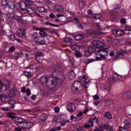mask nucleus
Listing matches in <instances>:
<instances>
[{
    "label": "nucleus",
    "instance_id": "nucleus-20",
    "mask_svg": "<svg viewBox=\"0 0 131 131\" xmlns=\"http://www.w3.org/2000/svg\"><path fill=\"white\" fill-rule=\"evenodd\" d=\"M5 84V86L6 88V90H8L9 89V86L10 85V82L9 80L8 79H6L4 81Z\"/></svg>",
    "mask_w": 131,
    "mask_h": 131
},
{
    "label": "nucleus",
    "instance_id": "nucleus-28",
    "mask_svg": "<svg viewBox=\"0 0 131 131\" xmlns=\"http://www.w3.org/2000/svg\"><path fill=\"white\" fill-rule=\"evenodd\" d=\"M104 89L105 91H109L110 88V84H107L105 85L104 86Z\"/></svg>",
    "mask_w": 131,
    "mask_h": 131
},
{
    "label": "nucleus",
    "instance_id": "nucleus-30",
    "mask_svg": "<svg viewBox=\"0 0 131 131\" xmlns=\"http://www.w3.org/2000/svg\"><path fill=\"white\" fill-rule=\"evenodd\" d=\"M39 34L41 36L46 37L47 35V34L44 31L42 30L40 31Z\"/></svg>",
    "mask_w": 131,
    "mask_h": 131
},
{
    "label": "nucleus",
    "instance_id": "nucleus-33",
    "mask_svg": "<svg viewBox=\"0 0 131 131\" xmlns=\"http://www.w3.org/2000/svg\"><path fill=\"white\" fill-rule=\"evenodd\" d=\"M6 5H7L9 8L11 9H14L15 5L13 3H10V4H8V3H7Z\"/></svg>",
    "mask_w": 131,
    "mask_h": 131
},
{
    "label": "nucleus",
    "instance_id": "nucleus-15",
    "mask_svg": "<svg viewBox=\"0 0 131 131\" xmlns=\"http://www.w3.org/2000/svg\"><path fill=\"white\" fill-rule=\"evenodd\" d=\"M14 16V19L17 21L22 23H25L26 22V20H25L23 19L22 17L24 16Z\"/></svg>",
    "mask_w": 131,
    "mask_h": 131
},
{
    "label": "nucleus",
    "instance_id": "nucleus-40",
    "mask_svg": "<svg viewBox=\"0 0 131 131\" xmlns=\"http://www.w3.org/2000/svg\"><path fill=\"white\" fill-rule=\"evenodd\" d=\"M88 122L89 123L91 124L92 127H93L94 126L93 119V118H90Z\"/></svg>",
    "mask_w": 131,
    "mask_h": 131
},
{
    "label": "nucleus",
    "instance_id": "nucleus-41",
    "mask_svg": "<svg viewBox=\"0 0 131 131\" xmlns=\"http://www.w3.org/2000/svg\"><path fill=\"white\" fill-rule=\"evenodd\" d=\"M128 129L124 127H121L119 128L118 131H128Z\"/></svg>",
    "mask_w": 131,
    "mask_h": 131
},
{
    "label": "nucleus",
    "instance_id": "nucleus-14",
    "mask_svg": "<svg viewBox=\"0 0 131 131\" xmlns=\"http://www.w3.org/2000/svg\"><path fill=\"white\" fill-rule=\"evenodd\" d=\"M26 29L25 27H21L19 29V31H17L18 34V35L20 36L25 37V34L24 32Z\"/></svg>",
    "mask_w": 131,
    "mask_h": 131
},
{
    "label": "nucleus",
    "instance_id": "nucleus-37",
    "mask_svg": "<svg viewBox=\"0 0 131 131\" xmlns=\"http://www.w3.org/2000/svg\"><path fill=\"white\" fill-rule=\"evenodd\" d=\"M49 33L52 34H55L56 35H57L58 34L57 32L54 30L50 29L49 31Z\"/></svg>",
    "mask_w": 131,
    "mask_h": 131
},
{
    "label": "nucleus",
    "instance_id": "nucleus-35",
    "mask_svg": "<svg viewBox=\"0 0 131 131\" xmlns=\"http://www.w3.org/2000/svg\"><path fill=\"white\" fill-rule=\"evenodd\" d=\"M74 55L77 57H79L82 56V54L79 52L77 51L75 53Z\"/></svg>",
    "mask_w": 131,
    "mask_h": 131
},
{
    "label": "nucleus",
    "instance_id": "nucleus-55",
    "mask_svg": "<svg viewBox=\"0 0 131 131\" xmlns=\"http://www.w3.org/2000/svg\"><path fill=\"white\" fill-rule=\"evenodd\" d=\"M87 13L91 15H93L94 14V13L91 10H88L87 11Z\"/></svg>",
    "mask_w": 131,
    "mask_h": 131
},
{
    "label": "nucleus",
    "instance_id": "nucleus-58",
    "mask_svg": "<svg viewBox=\"0 0 131 131\" xmlns=\"http://www.w3.org/2000/svg\"><path fill=\"white\" fill-rule=\"evenodd\" d=\"M126 20L125 19L122 18L121 20V23L123 24H125L126 23Z\"/></svg>",
    "mask_w": 131,
    "mask_h": 131
},
{
    "label": "nucleus",
    "instance_id": "nucleus-24",
    "mask_svg": "<svg viewBox=\"0 0 131 131\" xmlns=\"http://www.w3.org/2000/svg\"><path fill=\"white\" fill-rule=\"evenodd\" d=\"M126 53V52L124 51L120 52L118 53V54L117 56V57L118 58H122L123 57L124 54Z\"/></svg>",
    "mask_w": 131,
    "mask_h": 131
},
{
    "label": "nucleus",
    "instance_id": "nucleus-8",
    "mask_svg": "<svg viewBox=\"0 0 131 131\" xmlns=\"http://www.w3.org/2000/svg\"><path fill=\"white\" fill-rule=\"evenodd\" d=\"M35 41L40 45H44L46 43L45 40L42 37H37L34 38Z\"/></svg>",
    "mask_w": 131,
    "mask_h": 131
},
{
    "label": "nucleus",
    "instance_id": "nucleus-9",
    "mask_svg": "<svg viewBox=\"0 0 131 131\" xmlns=\"http://www.w3.org/2000/svg\"><path fill=\"white\" fill-rule=\"evenodd\" d=\"M26 10L27 13L29 14H32L34 15L36 14L38 16L41 17V16L38 14L35 10V9L34 8L31 7H28L26 8Z\"/></svg>",
    "mask_w": 131,
    "mask_h": 131
},
{
    "label": "nucleus",
    "instance_id": "nucleus-18",
    "mask_svg": "<svg viewBox=\"0 0 131 131\" xmlns=\"http://www.w3.org/2000/svg\"><path fill=\"white\" fill-rule=\"evenodd\" d=\"M103 116L104 117L108 119H111L112 118L111 114L109 112H107L105 113Z\"/></svg>",
    "mask_w": 131,
    "mask_h": 131
},
{
    "label": "nucleus",
    "instance_id": "nucleus-21",
    "mask_svg": "<svg viewBox=\"0 0 131 131\" xmlns=\"http://www.w3.org/2000/svg\"><path fill=\"white\" fill-rule=\"evenodd\" d=\"M94 61L95 60L93 59H86L83 60V62L85 63L88 64Z\"/></svg>",
    "mask_w": 131,
    "mask_h": 131
},
{
    "label": "nucleus",
    "instance_id": "nucleus-56",
    "mask_svg": "<svg viewBox=\"0 0 131 131\" xmlns=\"http://www.w3.org/2000/svg\"><path fill=\"white\" fill-rule=\"evenodd\" d=\"M58 11L59 12H62L64 11V9L63 7L60 5V7L58 10Z\"/></svg>",
    "mask_w": 131,
    "mask_h": 131
},
{
    "label": "nucleus",
    "instance_id": "nucleus-19",
    "mask_svg": "<svg viewBox=\"0 0 131 131\" xmlns=\"http://www.w3.org/2000/svg\"><path fill=\"white\" fill-rule=\"evenodd\" d=\"M14 106H10L7 107H3L2 108V110L4 111H9L11 110V109H14Z\"/></svg>",
    "mask_w": 131,
    "mask_h": 131
},
{
    "label": "nucleus",
    "instance_id": "nucleus-23",
    "mask_svg": "<svg viewBox=\"0 0 131 131\" xmlns=\"http://www.w3.org/2000/svg\"><path fill=\"white\" fill-rule=\"evenodd\" d=\"M69 74L70 78L71 79H72L74 78L76 75V74L74 73V72L73 70L71 71L69 73Z\"/></svg>",
    "mask_w": 131,
    "mask_h": 131
},
{
    "label": "nucleus",
    "instance_id": "nucleus-63",
    "mask_svg": "<svg viewBox=\"0 0 131 131\" xmlns=\"http://www.w3.org/2000/svg\"><path fill=\"white\" fill-rule=\"evenodd\" d=\"M59 108L58 107H56L54 108V110L56 113H57L59 112Z\"/></svg>",
    "mask_w": 131,
    "mask_h": 131
},
{
    "label": "nucleus",
    "instance_id": "nucleus-1",
    "mask_svg": "<svg viewBox=\"0 0 131 131\" xmlns=\"http://www.w3.org/2000/svg\"><path fill=\"white\" fill-rule=\"evenodd\" d=\"M49 78L47 80L46 77H41L40 79V83L42 84L46 83V85L49 88H52L55 87L58 83H60L64 79H61V78H58L57 80L52 79V78Z\"/></svg>",
    "mask_w": 131,
    "mask_h": 131
},
{
    "label": "nucleus",
    "instance_id": "nucleus-49",
    "mask_svg": "<svg viewBox=\"0 0 131 131\" xmlns=\"http://www.w3.org/2000/svg\"><path fill=\"white\" fill-rule=\"evenodd\" d=\"M86 32L89 35H91L93 34V31L90 29H87L86 31Z\"/></svg>",
    "mask_w": 131,
    "mask_h": 131
},
{
    "label": "nucleus",
    "instance_id": "nucleus-12",
    "mask_svg": "<svg viewBox=\"0 0 131 131\" xmlns=\"http://www.w3.org/2000/svg\"><path fill=\"white\" fill-rule=\"evenodd\" d=\"M121 97L124 100H128L131 97V93L129 92H124L122 94Z\"/></svg>",
    "mask_w": 131,
    "mask_h": 131
},
{
    "label": "nucleus",
    "instance_id": "nucleus-64",
    "mask_svg": "<svg viewBox=\"0 0 131 131\" xmlns=\"http://www.w3.org/2000/svg\"><path fill=\"white\" fill-rule=\"evenodd\" d=\"M18 127L19 128L15 127L14 128V129L16 131H21V129H20V128H21L19 127Z\"/></svg>",
    "mask_w": 131,
    "mask_h": 131
},
{
    "label": "nucleus",
    "instance_id": "nucleus-38",
    "mask_svg": "<svg viewBox=\"0 0 131 131\" xmlns=\"http://www.w3.org/2000/svg\"><path fill=\"white\" fill-rule=\"evenodd\" d=\"M24 74L28 78H29L31 77V75L29 74V72H27L24 71H23Z\"/></svg>",
    "mask_w": 131,
    "mask_h": 131
},
{
    "label": "nucleus",
    "instance_id": "nucleus-13",
    "mask_svg": "<svg viewBox=\"0 0 131 131\" xmlns=\"http://www.w3.org/2000/svg\"><path fill=\"white\" fill-rule=\"evenodd\" d=\"M81 83L79 81H75L73 84L72 89L73 90L78 91L79 88Z\"/></svg>",
    "mask_w": 131,
    "mask_h": 131
},
{
    "label": "nucleus",
    "instance_id": "nucleus-17",
    "mask_svg": "<svg viewBox=\"0 0 131 131\" xmlns=\"http://www.w3.org/2000/svg\"><path fill=\"white\" fill-rule=\"evenodd\" d=\"M47 115L43 113L41 114L40 117V119L41 122L45 121L47 118Z\"/></svg>",
    "mask_w": 131,
    "mask_h": 131
},
{
    "label": "nucleus",
    "instance_id": "nucleus-42",
    "mask_svg": "<svg viewBox=\"0 0 131 131\" xmlns=\"http://www.w3.org/2000/svg\"><path fill=\"white\" fill-rule=\"evenodd\" d=\"M95 49L92 46H90L88 48V50L89 51H91V52H93L95 50Z\"/></svg>",
    "mask_w": 131,
    "mask_h": 131
},
{
    "label": "nucleus",
    "instance_id": "nucleus-3",
    "mask_svg": "<svg viewBox=\"0 0 131 131\" xmlns=\"http://www.w3.org/2000/svg\"><path fill=\"white\" fill-rule=\"evenodd\" d=\"M113 74V75H117V77L113 76L108 78V81L111 83H117L118 82V80L121 79L123 78L124 79L127 78V76H122L115 72H114Z\"/></svg>",
    "mask_w": 131,
    "mask_h": 131
},
{
    "label": "nucleus",
    "instance_id": "nucleus-16",
    "mask_svg": "<svg viewBox=\"0 0 131 131\" xmlns=\"http://www.w3.org/2000/svg\"><path fill=\"white\" fill-rule=\"evenodd\" d=\"M130 121L129 120H126L124 122V127L127 128H129L130 126Z\"/></svg>",
    "mask_w": 131,
    "mask_h": 131
},
{
    "label": "nucleus",
    "instance_id": "nucleus-6",
    "mask_svg": "<svg viewBox=\"0 0 131 131\" xmlns=\"http://www.w3.org/2000/svg\"><path fill=\"white\" fill-rule=\"evenodd\" d=\"M112 32L115 36H120L125 34L124 31L119 29H113L112 31Z\"/></svg>",
    "mask_w": 131,
    "mask_h": 131
},
{
    "label": "nucleus",
    "instance_id": "nucleus-25",
    "mask_svg": "<svg viewBox=\"0 0 131 131\" xmlns=\"http://www.w3.org/2000/svg\"><path fill=\"white\" fill-rule=\"evenodd\" d=\"M28 2V1H21V2L20 4V6L23 7H25L27 5V3Z\"/></svg>",
    "mask_w": 131,
    "mask_h": 131
},
{
    "label": "nucleus",
    "instance_id": "nucleus-48",
    "mask_svg": "<svg viewBox=\"0 0 131 131\" xmlns=\"http://www.w3.org/2000/svg\"><path fill=\"white\" fill-rule=\"evenodd\" d=\"M92 53L91 51H89V50H88L85 53V56H89L91 55Z\"/></svg>",
    "mask_w": 131,
    "mask_h": 131
},
{
    "label": "nucleus",
    "instance_id": "nucleus-50",
    "mask_svg": "<svg viewBox=\"0 0 131 131\" xmlns=\"http://www.w3.org/2000/svg\"><path fill=\"white\" fill-rule=\"evenodd\" d=\"M89 83V82H85L84 83V84H83V85L85 88H88L89 86V85L88 84Z\"/></svg>",
    "mask_w": 131,
    "mask_h": 131
},
{
    "label": "nucleus",
    "instance_id": "nucleus-61",
    "mask_svg": "<svg viewBox=\"0 0 131 131\" xmlns=\"http://www.w3.org/2000/svg\"><path fill=\"white\" fill-rule=\"evenodd\" d=\"M56 121L58 123L60 122L61 121V119L60 117V116L58 117L56 119Z\"/></svg>",
    "mask_w": 131,
    "mask_h": 131
},
{
    "label": "nucleus",
    "instance_id": "nucleus-39",
    "mask_svg": "<svg viewBox=\"0 0 131 131\" xmlns=\"http://www.w3.org/2000/svg\"><path fill=\"white\" fill-rule=\"evenodd\" d=\"M15 49V47L14 46H11L9 47V51L10 52H13Z\"/></svg>",
    "mask_w": 131,
    "mask_h": 131
},
{
    "label": "nucleus",
    "instance_id": "nucleus-46",
    "mask_svg": "<svg viewBox=\"0 0 131 131\" xmlns=\"http://www.w3.org/2000/svg\"><path fill=\"white\" fill-rule=\"evenodd\" d=\"M114 7L115 9H120L121 7V5L119 4H118L115 5Z\"/></svg>",
    "mask_w": 131,
    "mask_h": 131
},
{
    "label": "nucleus",
    "instance_id": "nucleus-45",
    "mask_svg": "<svg viewBox=\"0 0 131 131\" xmlns=\"http://www.w3.org/2000/svg\"><path fill=\"white\" fill-rule=\"evenodd\" d=\"M16 103L14 101H9L8 103V104L11 105V106H14V107H15V106L14 105V104Z\"/></svg>",
    "mask_w": 131,
    "mask_h": 131
},
{
    "label": "nucleus",
    "instance_id": "nucleus-22",
    "mask_svg": "<svg viewBox=\"0 0 131 131\" xmlns=\"http://www.w3.org/2000/svg\"><path fill=\"white\" fill-rule=\"evenodd\" d=\"M88 109L86 108V110L83 111H80L79 113L77 114V116L78 117H80L82 116L83 113H86L88 111Z\"/></svg>",
    "mask_w": 131,
    "mask_h": 131
},
{
    "label": "nucleus",
    "instance_id": "nucleus-43",
    "mask_svg": "<svg viewBox=\"0 0 131 131\" xmlns=\"http://www.w3.org/2000/svg\"><path fill=\"white\" fill-rule=\"evenodd\" d=\"M93 118V119L94 122H95L98 124H99L100 122L98 118L95 117Z\"/></svg>",
    "mask_w": 131,
    "mask_h": 131
},
{
    "label": "nucleus",
    "instance_id": "nucleus-26",
    "mask_svg": "<svg viewBox=\"0 0 131 131\" xmlns=\"http://www.w3.org/2000/svg\"><path fill=\"white\" fill-rule=\"evenodd\" d=\"M83 38L82 35L81 34L76 35L75 37V39L76 40H79L82 39Z\"/></svg>",
    "mask_w": 131,
    "mask_h": 131
},
{
    "label": "nucleus",
    "instance_id": "nucleus-59",
    "mask_svg": "<svg viewBox=\"0 0 131 131\" xmlns=\"http://www.w3.org/2000/svg\"><path fill=\"white\" fill-rule=\"evenodd\" d=\"M93 97L95 100H97L99 98V96L97 95H95L93 96Z\"/></svg>",
    "mask_w": 131,
    "mask_h": 131
},
{
    "label": "nucleus",
    "instance_id": "nucleus-29",
    "mask_svg": "<svg viewBox=\"0 0 131 131\" xmlns=\"http://www.w3.org/2000/svg\"><path fill=\"white\" fill-rule=\"evenodd\" d=\"M73 40L71 38L69 37H67L64 39V41L67 43H71L72 42Z\"/></svg>",
    "mask_w": 131,
    "mask_h": 131
},
{
    "label": "nucleus",
    "instance_id": "nucleus-31",
    "mask_svg": "<svg viewBox=\"0 0 131 131\" xmlns=\"http://www.w3.org/2000/svg\"><path fill=\"white\" fill-rule=\"evenodd\" d=\"M98 53H97L96 52H95V53L96 54L100 55L101 57L102 58H104L105 57V56L106 55H105L103 53V52H97Z\"/></svg>",
    "mask_w": 131,
    "mask_h": 131
},
{
    "label": "nucleus",
    "instance_id": "nucleus-53",
    "mask_svg": "<svg viewBox=\"0 0 131 131\" xmlns=\"http://www.w3.org/2000/svg\"><path fill=\"white\" fill-rule=\"evenodd\" d=\"M3 85V84L2 82V81L0 80V93L3 90L2 86Z\"/></svg>",
    "mask_w": 131,
    "mask_h": 131
},
{
    "label": "nucleus",
    "instance_id": "nucleus-62",
    "mask_svg": "<svg viewBox=\"0 0 131 131\" xmlns=\"http://www.w3.org/2000/svg\"><path fill=\"white\" fill-rule=\"evenodd\" d=\"M125 30L130 31L131 30V27L129 26H127L126 27H125Z\"/></svg>",
    "mask_w": 131,
    "mask_h": 131
},
{
    "label": "nucleus",
    "instance_id": "nucleus-10",
    "mask_svg": "<svg viewBox=\"0 0 131 131\" xmlns=\"http://www.w3.org/2000/svg\"><path fill=\"white\" fill-rule=\"evenodd\" d=\"M75 109V106L74 104L71 102H69L67 106V110L70 112H74Z\"/></svg>",
    "mask_w": 131,
    "mask_h": 131
},
{
    "label": "nucleus",
    "instance_id": "nucleus-11",
    "mask_svg": "<svg viewBox=\"0 0 131 131\" xmlns=\"http://www.w3.org/2000/svg\"><path fill=\"white\" fill-rule=\"evenodd\" d=\"M45 55L44 53L40 51H37L35 53V59L38 62H40L41 61V60L39 59V57L43 56Z\"/></svg>",
    "mask_w": 131,
    "mask_h": 131
},
{
    "label": "nucleus",
    "instance_id": "nucleus-36",
    "mask_svg": "<svg viewBox=\"0 0 131 131\" xmlns=\"http://www.w3.org/2000/svg\"><path fill=\"white\" fill-rule=\"evenodd\" d=\"M59 71L57 70L54 71L52 73V75L53 77H55L57 75H59Z\"/></svg>",
    "mask_w": 131,
    "mask_h": 131
},
{
    "label": "nucleus",
    "instance_id": "nucleus-54",
    "mask_svg": "<svg viewBox=\"0 0 131 131\" xmlns=\"http://www.w3.org/2000/svg\"><path fill=\"white\" fill-rule=\"evenodd\" d=\"M7 98V96L4 95L3 94H0V98H1L3 99H5Z\"/></svg>",
    "mask_w": 131,
    "mask_h": 131
},
{
    "label": "nucleus",
    "instance_id": "nucleus-5",
    "mask_svg": "<svg viewBox=\"0 0 131 131\" xmlns=\"http://www.w3.org/2000/svg\"><path fill=\"white\" fill-rule=\"evenodd\" d=\"M33 125L32 123L30 122H24L20 128L23 129H28L31 128Z\"/></svg>",
    "mask_w": 131,
    "mask_h": 131
},
{
    "label": "nucleus",
    "instance_id": "nucleus-32",
    "mask_svg": "<svg viewBox=\"0 0 131 131\" xmlns=\"http://www.w3.org/2000/svg\"><path fill=\"white\" fill-rule=\"evenodd\" d=\"M8 38L10 40L14 41V40H15L16 37L14 36V35L12 34L8 36Z\"/></svg>",
    "mask_w": 131,
    "mask_h": 131
},
{
    "label": "nucleus",
    "instance_id": "nucleus-7",
    "mask_svg": "<svg viewBox=\"0 0 131 131\" xmlns=\"http://www.w3.org/2000/svg\"><path fill=\"white\" fill-rule=\"evenodd\" d=\"M15 121L16 122V124L17 126L20 128L23 123L25 121V120L21 117H17L15 118Z\"/></svg>",
    "mask_w": 131,
    "mask_h": 131
},
{
    "label": "nucleus",
    "instance_id": "nucleus-4",
    "mask_svg": "<svg viewBox=\"0 0 131 131\" xmlns=\"http://www.w3.org/2000/svg\"><path fill=\"white\" fill-rule=\"evenodd\" d=\"M110 126L108 124H102L99 126V127L101 129V131H103L104 130L107 129L108 128V129L106 130V131H114L112 126H110Z\"/></svg>",
    "mask_w": 131,
    "mask_h": 131
},
{
    "label": "nucleus",
    "instance_id": "nucleus-2",
    "mask_svg": "<svg viewBox=\"0 0 131 131\" xmlns=\"http://www.w3.org/2000/svg\"><path fill=\"white\" fill-rule=\"evenodd\" d=\"M93 46L96 47L95 51L97 52H102L105 55L108 54V48H103L104 44L101 41H99L94 40L92 42Z\"/></svg>",
    "mask_w": 131,
    "mask_h": 131
},
{
    "label": "nucleus",
    "instance_id": "nucleus-34",
    "mask_svg": "<svg viewBox=\"0 0 131 131\" xmlns=\"http://www.w3.org/2000/svg\"><path fill=\"white\" fill-rule=\"evenodd\" d=\"M45 24L46 25H50V26H52L53 27H58L59 26L58 25H55L53 24H52L48 21L45 22Z\"/></svg>",
    "mask_w": 131,
    "mask_h": 131
},
{
    "label": "nucleus",
    "instance_id": "nucleus-27",
    "mask_svg": "<svg viewBox=\"0 0 131 131\" xmlns=\"http://www.w3.org/2000/svg\"><path fill=\"white\" fill-rule=\"evenodd\" d=\"M37 10L39 12L41 13L45 12L47 10H46L42 6L38 7Z\"/></svg>",
    "mask_w": 131,
    "mask_h": 131
},
{
    "label": "nucleus",
    "instance_id": "nucleus-44",
    "mask_svg": "<svg viewBox=\"0 0 131 131\" xmlns=\"http://www.w3.org/2000/svg\"><path fill=\"white\" fill-rule=\"evenodd\" d=\"M71 47L72 50L75 51H77L76 50L77 49V48H78L77 46L76 45H72L71 46Z\"/></svg>",
    "mask_w": 131,
    "mask_h": 131
},
{
    "label": "nucleus",
    "instance_id": "nucleus-52",
    "mask_svg": "<svg viewBox=\"0 0 131 131\" xmlns=\"http://www.w3.org/2000/svg\"><path fill=\"white\" fill-rule=\"evenodd\" d=\"M60 7V5H56L54 6L53 8L55 10V11H58Z\"/></svg>",
    "mask_w": 131,
    "mask_h": 131
},
{
    "label": "nucleus",
    "instance_id": "nucleus-51",
    "mask_svg": "<svg viewBox=\"0 0 131 131\" xmlns=\"http://www.w3.org/2000/svg\"><path fill=\"white\" fill-rule=\"evenodd\" d=\"M26 95L27 96H29L31 94L30 90L29 88H27L26 91Z\"/></svg>",
    "mask_w": 131,
    "mask_h": 131
},
{
    "label": "nucleus",
    "instance_id": "nucleus-57",
    "mask_svg": "<svg viewBox=\"0 0 131 131\" xmlns=\"http://www.w3.org/2000/svg\"><path fill=\"white\" fill-rule=\"evenodd\" d=\"M26 11V9H22L20 12V13L21 14H23L25 13Z\"/></svg>",
    "mask_w": 131,
    "mask_h": 131
},
{
    "label": "nucleus",
    "instance_id": "nucleus-47",
    "mask_svg": "<svg viewBox=\"0 0 131 131\" xmlns=\"http://www.w3.org/2000/svg\"><path fill=\"white\" fill-rule=\"evenodd\" d=\"M80 79L84 81L86 80V77L85 75H83V76H80L79 77Z\"/></svg>",
    "mask_w": 131,
    "mask_h": 131
},
{
    "label": "nucleus",
    "instance_id": "nucleus-60",
    "mask_svg": "<svg viewBox=\"0 0 131 131\" xmlns=\"http://www.w3.org/2000/svg\"><path fill=\"white\" fill-rule=\"evenodd\" d=\"M83 126L85 128H90L91 127L90 125L88 123L84 125Z\"/></svg>",
    "mask_w": 131,
    "mask_h": 131
}]
</instances>
